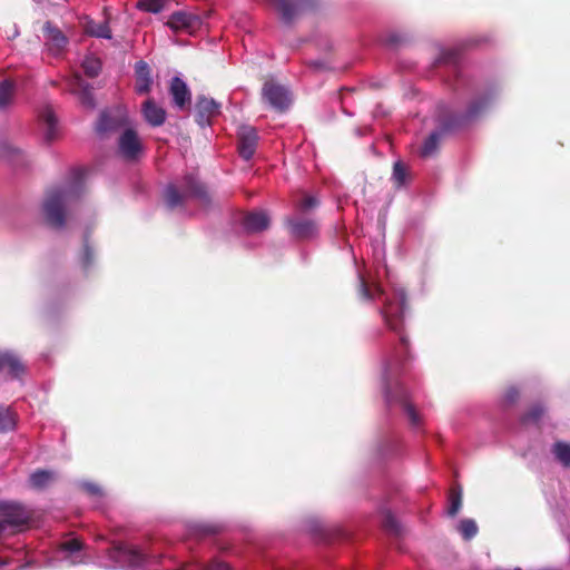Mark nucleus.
Wrapping results in <instances>:
<instances>
[{
	"mask_svg": "<svg viewBox=\"0 0 570 570\" xmlns=\"http://www.w3.org/2000/svg\"><path fill=\"white\" fill-rule=\"evenodd\" d=\"M75 178L62 186L53 187L46 194L42 210L46 222L60 229L66 224V207L78 200L83 193V170L75 169Z\"/></svg>",
	"mask_w": 570,
	"mask_h": 570,
	"instance_id": "obj_1",
	"label": "nucleus"
},
{
	"mask_svg": "<svg viewBox=\"0 0 570 570\" xmlns=\"http://www.w3.org/2000/svg\"><path fill=\"white\" fill-rule=\"evenodd\" d=\"M188 199H195L205 207L212 204L207 186L191 173L185 174L179 185L168 184L164 191V202L170 209L185 206Z\"/></svg>",
	"mask_w": 570,
	"mask_h": 570,
	"instance_id": "obj_2",
	"label": "nucleus"
},
{
	"mask_svg": "<svg viewBox=\"0 0 570 570\" xmlns=\"http://www.w3.org/2000/svg\"><path fill=\"white\" fill-rule=\"evenodd\" d=\"M404 311L405 297L402 296L396 301L387 302L381 311V314L383 315L386 326L400 336L401 348L406 353L410 343L406 335L403 333Z\"/></svg>",
	"mask_w": 570,
	"mask_h": 570,
	"instance_id": "obj_3",
	"label": "nucleus"
},
{
	"mask_svg": "<svg viewBox=\"0 0 570 570\" xmlns=\"http://www.w3.org/2000/svg\"><path fill=\"white\" fill-rule=\"evenodd\" d=\"M288 236L296 242L312 240L318 236V223L313 217L291 215L284 218Z\"/></svg>",
	"mask_w": 570,
	"mask_h": 570,
	"instance_id": "obj_4",
	"label": "nucleus"
},
{
	"mask_svg": "<svg viewBox=\"0 0 570 570\" xmlns=\"http://www.w3.org/2000/svg\"><path fill=\"white\" fill-rule=\"evenodd\" d=\"M285 24L291 26L299 17L316 10L318 0H271Z\"/></svg>",
	"mask_w": 570,
	"mask_h": 570,
	"instance_id": "obj_5",
	"label": "nucleus"
},
{
	"mask_svg": "<svg viewBox=\"0 0 570 570\" xmlns=\"http://www.w3.org/2000/svg\"><path fill=\"white\" fill-rule=\"evenodd\" d=\"M257 130L249 125H242L237 130V150L244 160H249L256 153L258 145Z\"/></svg>",
	"mask_w": 570,
	"mask_h": 570,
	"instance_id": "obj_6",
	"label": "nucleus"
},
{
	"mask_svg": "<svg viewBox=\"0 0 570 570\" xmlns=\"http://www.w3.org/2000/svg\"><path fill=\"white\" fill-rule=\"evenodd\" d=\"M262 94L263 98L279 111L287 109L291 104L288 90L274 81H266Z\"/></svg>",
	"mask_w": 570,
	"mask_h": 570,
	"instance_id": "obj_7",
	"label": "nucleus"
},
{
	"mask_svg": "<svg viewBox=\"0 0 570 570\" xmlns=\"http://www.w3.org/2000/svg\"><path fill=\"white\" fill-rule=\"evenodd\" d=\"M118 148L120 155L127 160L137 159L139 154L142 151L141 141L137 132L131 128L125 129L120 135Z\"/></svg>",
	"mask_w": 570,
	"mask_h": 570,
	"instance_id": "obj_8",
	"label": "nucleus"
},
{
	"mask_svg": "<svg viewBox=\"0 0 570 570\" xmlns=\"http://www.w3.org/2000/svg\"><path fill=\"white\" fill-rule=\"evenodd\" d=\"M220 105L213 98L199 96L195 105V120L204 127L210 124V120L219 115Z\"/></svg>",
	"mask_w": 570,
	"mask_h": 570,
	"instance_id": "obj_9",
	"label": "nucleus"
},
{
	"mask_svg": "<svg viewBox=\"0 0 570 570\" xmlns=\"http://www.w3.org/2000/svg\"><path fill=\"white\" fill-rule=\"evenodd\" d=\"M0 517L3 518L4 523L10 525H22L30 519L26 508L14 502H0Z\"/></svg>",
	"mask_w": 570,
	"mask_h": 570,
	"instance_id": "obj_10",
	"label": "nucleus"
},
{
	"mask_svg": "<svg viewBox=\"0 0 570 570\" xmlns=\"http://www.w3.org/2000/svg\"><path fill=\"white\" fill-rule=\"evenodd\" d=\"M127 125V117L120 111H102L96 124V131L99 135L115 132Z\"/></svg>",
	"mask_w": 570,
	"mask_h": 570,
	"instance_id": "obj_11",
	"label": "nucleus"
},
{
	"mask_svg": "<svg viewBox=\"0 0 570 570\" xmlns=\"http://www.w3.org/2000/svg\"><path fill=\"white\" fill-rule=\"evenodd\" d=\"M489 106L488 98L475 99L470 102L466 112L464 115L451 116L449 119L452 124H444L446 129H454L462 126L465 121L472 120L479 117Z\"/></svg>",
	"mask_w": 570,
	"mask_h": 570,
	"instance_id": "obj_12",
	"label": "nucleus"
},
{
	"mask_svg": "<svg viewBox=\"0 0 570 570\" xmlns=\"http://www.w3.org/2000/svg\"><path fill=\"white\" fill-rule=\"evenodd\" d=\"M242 225L246 233L256 234L266 230L271 225V219L264 210L249 212L243 216Z\"/></svg>",
	"mask_w": 570,
	"mask_h": 570,
	"instance_id": "obj_13",
	"label": "nucleus"
},
{
	"mask_svg": "<svg viewBox=\"0 0 570 570\" xmlns=\"http://www.w3.org/2000/svg\"><path fill=\"white\" fill-rule=\"evenodd\" d=\"M169 94L173 102L178 109H185L190 105V90L180 77H174L170 81Z\"/></svg>",
	"mask_w": 570,
	"mask_h": 570,
	"instance_id": "obj_14",
	"label": "nucleus"
},
{
	"mask_svg": "<svg viewBox=\"0 0 570 570\" xmlns=\"http://www.w3.org/2000/svg\"><path fill=\"white\" fill-rule=\"evenodd\" d=\"M7 371L12 379H18L24 373V365L11 351H0V373Z\"/></svg>",
	"mask_w": 570,
	"mask_h": 570,
	"instance_id": "obj_15",
	"label": "nucleus"
},
{
	"mask_svg": "<svg viewBox=\"0 0 570 570\" xmlns=\"http://www.w3.org/2000/svg\"><path fill=\"white\" fill-rule=\"evenodd\" d=\"M43 33L47 40V45L49 46L50 51L53 53H59L68 43L67 37L50 21L45 23Z\"/></svg>",
	"mask_w": 570,
	"mask_h": 570,
	"instance_id": "obj_16",
	"label": "nucleus"
},
{
	"mask_svg": "<svg viewBox=\"0 0 570 570\" xmlns=\"http://www.w3.org/2000/svg\"><path fill=\"white\" fill-rule=\"evenodd\" d=\"M135 76H136V92L139 95L148 94L150 91V87L153 83L151 79V70L149 65L139 60L135 65Z\"/></svg>",
	"mask_w": 570,
	"mask_h": 570,
	"instance_id": "obj_17",
	"label": "nucleus"
},
{
	"mask_svg": "<svg viewBox=\"0 0 570 570\" xmlns=\"http://www.w3.org/2000/svg\"><path fill=\"white\" fill-rule=\"evenodd\" d=\"M389 402L396 401L399 402L402 407L404 409L411 424L413 426H417L421 423V419L414 406L409 401L407 392L404 390L403 386L397 387V393L395 395L387 394Z\"/></svg>",
	"mask_w": 570,
	"mask_h": 570,
	"instance_id": "obj_18",
	"label": "nucleus"
},
{
	"mask_svg": "<svg viewBox=\"0 0 570 570\" xmlns=\"http://www.w3.org/2000/svg\"><path fill=\"white\" fill-rule=\"evenodd\" d=\"M142 114L146 121L153 127L161 126L166 120V111L157 106L153 99H147L142 104Z\"/></svg>",
	"mask_w": 570,
	"mask_h": 570,
	"instance_id": "obj_19",
	"label": "nucleus"
},
{
	"mask_svg": "<svg viewBox=\"0 0 570 570\" xmlns=\"http://www.w3.org/2000/svg\"><path fill=\"white\" fill-rule=\"evenodd\" d=\"M444 124H452L450 119H443L442 120V128L440 130H435L429 135V137L424 140L423 146L421 148V156L422 157H430L432 156L438 147L439 142L445 131H449L450 129H446Z\"/></svg>",
	"mask_w": 570,
	"mask_h": 570,
	"instance_id": "obj_20",
	"label": "nucleus"
},
{
	"mask_svg": "<svg viewBox=\"0 0 570 570\" xmlns=\"http://www.w3.org/2000/svg\"><path fill=\"white\" fill-rule=\"evenodd\" d=\"M198 23V18L194 14L184 12V11H177L174 12L167 24L175 30L179 29H191Z\"/></svg>",
	"mask_w": 570,
	"mask_h": 570,
	"instance_id": "obj_21",
	"label": "nucleus"
},
{
	"mask_svg": "<svg viewBox=\"0 0 570 570\" xmlns=\"http://www.w3.org/2000/svg\"><path fill=\"white\" fill-rule=\"evenodd\" d=\"M40 119L46 126L45 138L47 141H52L56 138L57 118L50 107H46L41 114Z\"/></svg>",
	"mask_w": 570,
	"mask_h": 570,
	"instance_id": "obj_22",
	"label": "nucleus"
},
{
	"mask_svg": "<svg viewBox=\"0 0 570 570\" xmlns=\"http://www.w3.org/2000/svg\"><path fill=\"white\" fill-rule=\"evenodd\" d=\"M85 30L91 37L111 39V30L106 20L101 22L89 20L85 26Z\"/></svg>",
	"mask_w": 570,
	"mask_h": 570,
	"instance_id": "obj_23",
	"label": "nucleus"
},
{
	"mask_svg": "<svg viewBox=\"0 0 570 570\" xmlns=\"http://www.w3.org/2000/svg\"><path fill=\"white\" fill-rule=\"evenodd\" d=\"M77 85L78 87L75 91L78 94L81 105L86 108L94 109L96 104L92 87L88 83H83L80 77H77Z\"/></svg>",
	"mask_w": 570,
	"mask_h": 570,
	"instance_id": "obj_24",
	"label": "nucleus"
},
{
	"mask_svg": "<svg viewBox=\"0 0 570 570\" xmlns=\"http://www.w3.org/2000/svg\"><path fill=\"white\" fill-rule=\"evenodd\" d=\"M119 551L121 552L122 557L129 562V564L132 567H139L146 560V556L138 548L120 547Z\"/></svg>",
	"mask_w": 570,
	"mask_h": 570,
	"instance_id": "obj_25",
	"label": "nucleus"
},
{
	"mask_svg": "<svg viewBox=\"0 0 570 570\" xmlns=\"http://www.w3.org/2000/svg\"><path fill=\"white\" fill-rule=\"evenodd\" d=\"M14 82L9 79L0 81V110L7 108L13 99Z\"/></svg>",
	"mask_w": 570,
	"mask_h": 570,
	"instance_id": "obj_26",
	"label": "nucleus"
},
{
	"mask_svg": "<svg viewBox=\"0 0 570 570\" xmlns=\"http://www.w3.org/2000/svg\"><path fill=\"white\" fill-rule=\"evenodd\" d=\"M53 480V473L47 470H37L30 475V484L35 489H43Z\"/></svg>",
	"mask_w": 570,
	"mask_h": 570,
	"instance_id": "obj_27",
	"label": "nucleus"
},
{
	"mask_svg": "<svg viewBox=\"0 0 570 570\" xmlns=\"http://www.w3.org/2000/svg\"><path fill=\"white\" fill-rule=\"evenodd\" d=\"M320 202L315 196L304 194L299 199L295 200L294 208L297 212L296 215H302L316 208Z\"/></svg>",
	"mask_w": 570,
	"mask_h": 570,
	"instance_id": "obj_28",
	"label": "nucleus"
},
{
	"mask_svg": "<svg viewBox=\"0 0 570 570\" xmlns=\"http://www.w3.org/2000/svg\"><path fill=\"white\" fill-rule=\"evenodd\" d=\"M16 426V414L11 412L10 407L0 405V433H6L13 430Z\"/></svg>",
	"mask_w": 570,
	"mask_h": 570,
	"instance_id": "obj_29",
	"label": "nucleus"
},
{
	"mask_svg": "<svg viewBox=\"0 0 570 570\" xmlns=\"http://www.w3.org/2000/svg\"><path fill=\"white\" fill-rule=\"evenodd\" d=\"M553 454L557 460L566 468L570 466V444L558 441L553 444L552 449Z\"/></svg>",
	"mask_w": 570,
	"mask_h": 570,
	"instance_id": "obj_30",
	"label": "nucleus"
},
{
	"mask_svg": "<svg viewBox=\"0 0 570 570\" xmlns=\"http://www.w3.org/2000/svg\"><path fill=\"white\" fill-rule=\"evenodd\" d=\"M546 410L541 404H533L527 413H524L521 417V422L523 424L528 423H538L540 419L543 416Z\"/></svg>",
	"mask_w": 570,
	"mask_h": 570,
	"instance_id": "obj_31",
	"label": "nucleus"
},
{
	"mask_svg": "<svg viewBox=\"0 0 570 570\" xmlns=\"http://www.w3.org/2000/svg\"><path fill=\"white\" fill-rule=\"evenodd\" d=\"M449 508L448 514L450 517H455L461 509L462 505V493L460 490H451L449 495Z\"/></svg>",
	"mask_w": 570,
	"mask_h": 570,
	"instance_id": "obj_32",
	"label": "nucleus"
},
{
	"mask_svg": "<svg viewBox=\"0 0 570 570\" xmlns=\"http://www.w3.org/2000/svg\"><path fill=\"white\" fill-rule=\"evenodd\" d=\"M82 68L88 77L95 78L99 75L101 70V62L97 58L89 57L83 60Z\"/></svg>",
	"mask_w": 570,
	"mask_h": 570,
	"instance_id": "obj_33",
	"label": "nucleus"
},
{
	"mask_svg": "<svg viewBox=\"0 0 570 570\" xmlns=\"http://www.w3.org/2000/svg\"><path fill=\"white\" fill-rule=\"evenodd\" d=\"M459 530L465 540H470L478 533V525L472 519H463L460 522Z\"/></svg>",
	"mask_w": 570,
	"mask_h": 570,
	"instance_id": "obj_34",
	"label": "nucleus"
},
{
	"mask_svg": "<svg viewBox=\"0 0 570 570\" xmlns=\"http://www.w3.org/2000/svg\"><path fill=\"white\" fill-rule=\"evenodd\" d=\"M382 524L384 530L391 534L399 535L401 533V528L397 520L389 511L384 513Z\"/></svg>",
	"mask_w": 570,
	"mask_h": 570,
	"instance_id": "obj_35",
	"label": "nucleus"
},
{
	"mask_svg": "<svg viewBox=\"0 0 570 570\" xmlns=\"http://www.w3.org/2000/svg\"><path fill=\"white\" fill-rule=\"evenodd\" d=\"M137 8L146 12L158 13L164 8L163 0H139Z\"/></svg>",
	"mask_w": 570,
	"mask_h": 570,
	"instance_id": "obj_36",
	"label": "nucleus"
},
{
	"mask_svg": "<svg viewBox=\"0 0 570 570\" xmlns=\"http://www.w3.org/2000/svg\"><path fill=\"white\" fill-rule=\"evenodd\" d=\"M393 179L397 186H401L405 183L406 179V168L401 161H396L393 166Z\"/></svg>",
	"mask_w": 570,
	"mask_h": 570,
	"instance_id": "obj_37",
	"label": "nucleus"
},
{
	"mask_svg": "<svg viewBox=\"0 0 570 570\" xmlns=\"http://www.w3.org/2000/svg\"><path fill=\"white\" fill-rule=\"evenodd\" d=\"M94 261V253L92 249L89 247L87 243L83 245V253L81 257V264L83 268H88Z\"/></svg>",
	"mask_w": 570,
	"mask_h": 570,
	"instance_id": "obj_38",
	"label": "nucleus"
},
{
	"mask_svg": "<svg viewBox=\"0 0 570 570\" xmlns=\"http://www.w3.org/2000/svg\"><path fill=\"white\" fill-rule=\"evenodd\" d=\"M62 550L69 551V552H77L80 551L82 548V543L78 539H71L67 540L61 544Z\"/></svg>",
	"mask_w": 570,
	"mask_h": 570,
	"instance_id": "obj_39",
	"label": "nucleus"
},
{
	"mask_svg": "<svg viewBox=\"0 0 570 570\" xmlns=\"http://www.w3.org/2000/svg\"><path fill=\"white\" fill-rule=\"evenodd\" d=\"M82 489L88 494H90L92 497H102V494H104L102 489L96 483H91V482L83 483Z\"/></svg>",
	"mask_w": 570,
	"mask_h": 570,
	"instance_id": "obj_40",
	"label": "nucleus"
},
{
	"mask_svg": "<svg viewBox=\"0 0 570 570\" xmlns=\"http://www.w3.org/2000/svg\"><path fill=\"white\" fill-rule=\"evenodd\" d=\"M358 292L360 295L365 299H372L374 297L371 288L363 277H360Z\"/></svg>",
	"mask_w": 570,
	"mask_h": 570,
	"instance_id": "obj_41",
	"label": "nucleus"
},
{
	"mask_svg": "<svg viewBox=\"0 0 570 570\" xmlns=\"http://www.w3.org/2000/svg\"><path fill=\"white\" fill-rule=\"evenodd\" d=\"M459 57V52L456 50H449L441 55L440 60L444 63H454L456 62Z\"/></svg>",
	"mask_w": 570,
	"mask_h": 570,
	"instance_id": "obj_42",
	"label": "nucleus"
},
{
	"mask_svg": "<svg viewBox=\"0 0 570 570\" xmlns=\"http://www.w3.org/2000/svg\"><path fill=\"white\" fill-rule=\"evenodd\" d=\"M519 397V391L515 387H510L507 390L504 399L507 403H514Z\"/></svg>",
	"mask_w": 570,
	"mask_h": 570,
	"instance_id": "obj_43",
	"label": "nucleus"
},
{
	"mask_svg": "<svg viewBox=\"0 0 570 570\" xmlns=\"http://www.w3.org/2000/svg\"><path fill=\"white\" fill-rule=\"evenodd\" d=\"M206 532L207 533H217V532H219V527H217V525L207 527Z\"/></svg>",
	"mask_w": 570,
	"mask_h": 570,
	"instance_id": "obj_44",
	"label": "nucleus"
},
{
	"mask_svg": "<svg viewBox=\"0 0 570 570\" xmlns=\"http://www.w3.org/2000/svg\"><path fill=\"white\" fill-rule=\"evenodd\" d=\"M375 289H376L377 293H381V289H380L379 286H376Z\"/></svg>",
	"mask_w": 570,
	"mask_h": 570,
	"instance_id": "obj_45",
	"label": "nucleus"
}]
</instances>
